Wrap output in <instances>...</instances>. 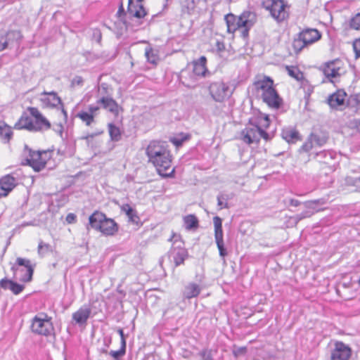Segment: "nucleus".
<instances>
[{
	"label": "nucleus",
	"mask_w": 360,
	"mask_h": 360,
	"mask_svg": "<svg viewBox=\"0 0 360 360\" xmlns=\"http://www.w3.org/2000/svg\"><path fill=\"white\" fill-rule=\"evenodd\" d=\"M61 112L65 114V110L63 108L61 110Z\"/></svg>",
	"instance_id": "55"
},
{
	"label": "nucleus",
	"mask_w": 360,
	"mask_h": 360,
	"mask_svg": "<svg viewBox=\"0 0 360 360\" xmlns=\"http://www.w3.org/2000/svg\"><path fill=\"white\" fill-rule=\"evenodd\" d=\"M24 289H25V286L23 285H20L16 282H14L13 281L10 287V290L14 295L20 294L21 292L23 291Z\"/></svg>",
	"instance_id": "41"
},
{
	"label": "nucleus",
	"mask_w": 360,
	"mask_h": 360,
	"mask_svg": "<svg viewBox=\"0 0 360 360\" xmlns=\"http://www.w3.org/2000/svg\"><path fill=\"white\" fill-rule=\"evenodd\" d=\"M321 71L328 80L334 83L335 80L346 74L347 63L341 58H335L324 63Z\"/></svg>",
	"instance_id": "7"
},
{
	"label": "nucleus",
	"mask_w": 360,
	"mask_h": 360,
	"mask_svg": "<svg viewBox=\"0 0 360 360\" xmlns=\"http://www.w3.org/2000/svg\"><path fill=\"white\" fill-rule=\"evenodd\" d=\"M224 19L229 33L239 32L242 37L247 38L250 29L257 22V14L250 11H244L239 15L228 13Z\"/></svg>",
	"instance_id": "3"
},
{
	"label": "nucleus",
	"mask_w": 360,
	"mask_h": 360,
	"mask_svg": "<svg viewBox=\"0 0 360 360\" xmlns=\"http://www.w3.org/2000/svg\"><path fill=\"white\" fill-rule=\"evenodd\" d=\"M91 314V308L86 305H84L72 314V318L77 324L84 325L86 323Z\"/></svg>",
	"instance_id": "23"
},
{
	"label": "nucleus",
	"mask_w": 360,
	"mask_h": 360,
	"mask_svg": "<svg viewBox=\"0 0 360 360\" xmlns=\"http://www.w3.org/2000/svg\"><path fill=\"white\" fill-rule=\"evenodd\" d=\"M18 185V180L12 174H6L0 178V198L7 197Z\"/></svg>",
	"instance_id": "17"
},
{
	"label": "nucleus",
	"mask_w": 360,
	"mask_h": 360,
	"mask_svg": "<svg viewBox=\"0 0 360 360\" xmlns=\"http://www.w3.org/2000/svg\"><path fill=\"white\" fill-rule=\"evenodd\" d=\"M256 96L271 110H278L283 105V99L278 92L274 79L264 75H257L252 82Z\"/></svg>",
	"instance_id": "1"
},
{
	"label": "nucleus",
	"mask_w": 360,
	"mask_h": 360,
	"mask_svg": "<svg viewBox=\"0 0 360 360\" xmlns=\"http://www.w3.org/2000/svg\"><path fill=\"white\" fill-rule=\"evenodd\" d=\"M185 228L187 230L196 229L199 226V221L194 214H188L183 218Z\"/></svg>",
	"instance_id": "31"
},
{
	"label": "nucleus",
	"mask_w": 360,
	"mask_h": 360,
	"mask_svg": "<svg viewBox=\"0 0 360 360\" xmlns=\"http://www.w3.org/2000/svg\"><path fill=\"white\" fill-rule=\"evenodd\" d=\"M127 12L131 16L137 18H142L147 14L143 4L134 1H129Z\"/></svg>",
	"instance_id": "24"
},
{
	"label": "nucleus",
	"mask_w": 360,
	"mask_h": 360,
	"mask_svg": "<svg viewBox=\"0 0 360 360\" xmlns=\"http://www.w3.org/2000/svg\"><path fill=\"white\" fill-rule=\"evenodd\" d=\"M262 5L278 22L289 18L288 6L284 0H262Z\"/></svg>",
	"instance_id": "8"
},
{
	"label": "nucleus",
	"mask_w": 360,
	"mask_h": 360,
	"mask_svg": "<svg viewBox=\"0 0 360 360\" xmlns=\"http://www.w3.org/2000/svg\"><path fill=\"white\" fill-rule=\"evenodd\" d=\"M325 203L326 201L323 199H317L307 202V207L309 208H314L316 205H323Z\"/></svg>",
	"instance_id": "44"
},
{
	"label": "nucleus",
	"mask_w": 360,
	"mask_h": 360,
	"mask_svg": "<svg viewBox=\"0 0 360 360\" xmlns=\"http://www.w3.org/2000/svg\"><path fill=\"white\" fill-rule=\"evenodd\" d=\"M90 226L105 236L115 235L119 230V225L112 219L107 217L102 212L96 210L89 217Z\"/></svg>",
	"instance_id": "4"
},
{
	"label": "nucleus",
	"mask_w": 360,
	"mask_h": 360,
	"mask_svg": "<svg viewBox=\"0 0 360 360\" xmlns=\"http://www.w3.org/2000/svg\"><path fill=\"white\" fill-rule=\"evenodd\" d=\"M349 25L353 30H360V13L355 14L351 18Z\"/></svg>",
	"instance_id": "39"
},
{
	"label": "nucleus",
	"mask_w": 360,
	"mask_h": 360,
	"mask_svg": "<svg viewBox=\"0 0 360 360\" xmlns=\"http://www.w3.org/2000/svg\"><path fill=\"white\" fill-rule=\"evenodd\" d=\"M206 64L207 58L205 56H201L199 59L193 60L192 62L193 73L197 76H205L207 72Z\"/></svg>",
	"instance_id": "25"
},
{
	"label": "nucleus",
	"mask_w": 360,
	"mask_h": 360,
	"mask_svg": "<svg viewBox=\"0 0 360 360\" xmlns=\"http://www.w3.org/2000/svg\"><path fill=\"white\" fill-rule=\"evenodd\" d=\"M191 136L189 134L179 133L176 136L171 137L169 141L172 143L176 147L181 146L184 142L189 140Z\"/></svg>",
	"instance_id": "34"
},
{
	"label": "nucleus",
	"mask_w": 360,
	"mask_h": 360,
	"mask_svg": "<svg viewBox=\"0 0 360 360\" xmlns=\"http://www.w3.org/2000/svg\"><path fill=\"white\" fill-rule=\"evenodd\" d=\"M200 287L194 283H191L185 288L184 292V297L187 299H191L198 297L200 293Z\"/></svg>",
	"instance_id": "29"
},
{
	"label": "nucleus",
	"mask_w": 360,
	"mask_h": 360,
	"mask_svg": "<svg viewBox=\"0 0 360 360\" xmlns=\"http://www.w3.org/2000/svg\"><path fill=\"white\" fill-rule=\"evenodd\" d=\"M40 101L43 107L47 108H53L62 105L61 98L54 91L42 92Z\"/></svg>",
	"instance_id": "18"
},
{
	"label": "nucleus",
	"mask_w": 360,
	"mask_h": 360,
	"mask_svg": "<svg viewBox=\"0 0 360 360\" xmlns=\"http://www.w3.org/2000/svg\"><path fill=\"white\" fill-rule=\"evenodd\" d=\"M300 202L297 200L291 199L290 200V205L292 206L297 207V206L300 205Z\"/></svg>",
	"instance_id": "52"
},
{
	"label": "nucleus",
	"mask_w": 360,
	"mask_h": 360,
	"mask_svg": "<svg viewBox=\"0 0 360 360\" xmlns=\"http://www.w3.org/2000/svg\"><path fill=\"white\" fill-rule=\"evenodd\" d=\"M25 152L26 156L23 165L30 166L35 172L44 169L52 157V151L49 150H34L26 147Z\"/></svg>",
	"instance_id": "5"
},
{
	"label": "nucleus",
	"mask_w": 360,
	"mask_h": 360,
	"mask_svg": "<svg viewBox=\"0 0 360 360\" xmlns=\"http://www.w3.org/2000/svg\"><path fill=\"white\" fill-rule=\"evenodd\" d=\"M145 55L147 60L155 65H157L160 60L158 51L151 47L146 49Z\"/></svg>",
	"instance_id": "35"
},
{
	"label": "nucleus",
	"mask_w": 360,
	"mask_h": 360,
	"mask_svg": "<svg viewBox=\"0 0 360 360\" xmlns=\"http://www.w3.org/2000/svg\"><path fill=\"white\" fill-rule=\"evenodd\" d=\"M218 205L219 206V209H222L223 207H227V203L223 204V202L219 198H218Z\"/></svg>",
	"instance_id": "53"
},
{
	"label": "nucleus",
	"mask_w": 360,
	"mask_h": 360,
	"mask_svg": "<svg viewBox=\"0 0 360 360\" xmlns=\"http://www.w3.org/2000/svg\"><path fill=\"white\" fill-rule=\"evenodd\" d=\"M306 46H307V45L302 40L299 34L297 38L295 39L292 44V51L295 54H298Z\"/></svg>",
	"instance_id": "38"
},
{
	"label": "nucleus",
	"mask_w": 360,
	"mask_h": 360,
	"mask_svg": "<svg viewBox=\"0 0 360 360\" xmlns=\"http://www.w3.org/2000/svg\"><path fill=\"white\" fill-rule=\"evenodd\" d=\"M358 283H359V285H360V278H359V280H358Z\"/></svg>",
	"instance_id": "56"
},
{
	"label": "nucleus",
	"mask_w": 360,
	"mask_h": 360,
	"mask_svg": "<svg viewBox=\"0 0 360 360\" xmlns=\"http://www.w3.org/2000/svg\"><path fill=\"white\" fill-rule=\"evenodd\" d=\"M359 124H360V121L359 122Z\"/></svg>",
	"instance_id": "58"
},
{
	"label": "nucleus",
	"mask_w": 360,
	"mask_h": 360,
	"mask_svg": "<svg viewBox=\"0 0 360 360\" xmlns=\"http://www.w3.org/2000/svg\"><path fill=\"white\" fill-rule=\"evenodd\" d=\"M347 94L342 89H337L327 98V103L333 109L342 110L346 103Z\"/></svg>",
	"instance_id": "16"
},
{
	"label": "nucleus",
	"mask_w": 360,
	"mask_h": 360,
	"mask_svg": "<svg viewBox=\"0 0 360 360\" xmlns=\"http://www.w3.org/2000/svg\"><path fill=\"white\" fill-rule=\"evenodd\" d=\"M12 283V280H9L6 278H2L1 280H0V287L4 290L10 289Z\"/></svg>",
	"instance_id": "45"
},
{
	"label": "nucleus",
	"mask_w": 360,
	"mask_h": 360,
	"mask_svg": "<svg viewBox=\"0 0 360 360\" xmlns=\"http://www.w3.org/2000/svg\"><path fill=\"white\" fill-rule=\"evenodd\" d=\"M17 35L18 33L13 30H9L4 34H0V52L6 49L11 38L13 39Z\"/></svg>",
	"instance_id": "28"
},
{
	"label": "nucleus",
	"mask_w": 360,
	"mask_h": 360,
	"mask_svg": "<svg viewBox=\"0 0 360 360\" xmlns=\"http://www.w3.org/2000/svg\"><path fill=\"white\" fill-rule=\"evenodd\" d=\"M12 135L13 131L11 127L5 122L0 121V139L4 142H8Z\"/></svg>",
	"instance_id": "30"
},
{
	"label": "nucleus",
	"mask_w": 360,
	"mask_h": 360,
	"mask_svg": "<svg viewBox=\"0 0 360 360\" xmlns=\"http://www.w3.org/2000/svg\"><path fill=\"white\" fill-rule=\"evenodd\" d=\"M125 348H126V347H124L122 345V347H121V348L119 350H117V351H110L109 354L115 360H119V358L120 356H122L124 355V354H125Z\"/></svg>",
	"instance_id": "42"
},
{
	"label": "nucleus",
	"mask_w": 360,
	"mask_h": 360,
	"mask_svg": "<svg viewBox=\"0 0 360 360\" xmlns=\"http://www.w3.org/2000/svg\"><path fill=\"white\" fill-rule=\"evenodd\" d=\"M65 219L68 224H75L77 221V216L74 213H69Z\"/></svg>",
	"instance_id": "47"
},
{
	"label": "nucleus",
	"mask_w": 360,
	"mask_h": 360,
	"mask_svg": "<svg viewBox=\"0 0 360 360\" xmlns=\"http://www.w3.org/2000/svg\"><path fill=\"white\" fill-rule=\"evenodd\" d=\"M300 37L304 41L305 44L309 46L318 41L321 38V33L314 28H306L299 33Z\"/></svg>",
	"instance_id": "21"
},
{
	"label": "nucleus",
	"mask_w": 360,
	"mask_h": 360,
	"mask_svg": "<svg viewBox=\"0 0 360 360\" xmlns=\"http://www.w3.org/2000/svg\"><path fill=\"white\" fill-rule=\"evenodd\" d=\"M212 98L218 103H222L230 98L234 91L229 83L218 79L210 83L208 87Z\"/></svg>",
	"instance_id": "9"
},
{
	"label": "nucleus",
	"mask_w": 360,
	"mask_h": 360,
	"mask_svg": "<svg viewBox=\"0 0 360 360\" xmlns=\"http://www.w3.org/2000/svg\"><path fill=\"white\" fill-rule=\"evenodd\" d=\"M314 141H315L314 139H310V137H309V139L302 145L301 150L303 153H309V156H311V155H313L314 157L317 155L319 154V152L317 151L316 148L314 146V144L313 143Z\"/></svg>",
	"instance_id": "32"
},
{
	"label": "nucleus",
	"mask_w": 360,
	"mask_h": 360,
	"mask_svg": "<svg viewBox=\"0 0 360 360\" xmlns=\"http://www.w3.org/2000/svg\"><path fill=\"white\" fill-rule=\"evenodd\" d=\"M125 14L126 13L124 12L123 4L121 3L120 5V7L118 8V11L117 12V16L120 20V21H124V18Z\"/></svg>",
	"instance_id": "46"
},
{
	"label": "nucleus",
	"mask_w": 360,
	"mask_h": 360,
	"mask_svg": "<svg viewBox=\"0 0 360 360\" xmlns=\"http://www.w3.org/2000/svg\"><path fill=\"white\" fill-rule=\"evenodd\" d=\"M214 239L219 255L224 258L227 255L224 241V232L222 228V219L218 217H213Z\"/></svg>",
	"instance_id": "14"
},
{
	"label": "nucleus",
	"mask_w": 360,
	"mask_h": 360,
	"mask_svg": "<svg viewBox=\"0 0 360 360\" xmlns=\"http://www.w3.org/2000/svg\"><path fill=\"white\" fill-rule=\"evenodd\" d=\"M241 139L245 143L251 144L259 143L261 139L268 141L271 137L266 131L259 129L248 121L246 127L241 131Z\"/></svg>",
	"instance_id": "11"
},
{
	"label": "nucleus",
	"mask_w": 360,
	"mask_h": 360,
	"mask_svg": "<svg viewBox=\"0 0 360 360\" xmlns=\"http://www.w3.org/2000/svg\"><path fill=\"white\" fill-rule=\"evenodd\" d=\"M169 153H171V150L167 143L161 141H150L146 149L148 162H151Z\"/></svg>",
	"instance_id": "13"
},
{
	"label": "nucleus",
	"mask_w": 360,
	"mask_h": 360,
	"mask_svg": "<svg viewBox=\"0 0 360 360\" xmlns=\"http://www.w3.org/2000/svg\"><path fill=\"white\" fill-rule=\"evenodd\" d=\"M122 210L128 217L129 221L136 226L141 225V219L136 212L129 204L124 205Z\"/></svg>",
	"instance_id": "26"
},
{
	"label": "nucleus",
	"mask_w": 360,
	"mask_h": 360,
	"mask_svg": "<svg viewBox=\"0 0 360 360\" xmlns=\"http://www.w3.org/2000/svg\"><path fill=\"white\" fill-rule=\"evenodd\" d=\"M353 50L356 58L360 57V37L356 39L352 43Z\"/></svg>",
	"instance_id": "43"
},
{
	"label": "nucleus",
	"mask_w": 360,
	"mask_h": 360,
	"mask_svg": "<svg viewBox=\"0 0 360 360\" xmlns=\"http://www.w3.org/2000/svg\"><path fill=\"white\" fill-rule=\"evenodd\" d=\"M211 359V357L209 355V358L207 359V360H210Z\"/></svg>",
	"instance_id": "57"
},
{
	"label": "nucleus",
	"mask_w": 360,
	"mask_h": 360,
	"mask_svg": "<svg viewBox=\"0 0 360 360\" xmlns=\"http://www.w3.org/2000/svg\"><path fill=\"white\" fill-rule=\"evenodd\" d=\"M173 156L169 153L162 158L151 162L157 173L163 178H174L175 176V167L172 166Z\"/></svg>",
	"instance_id": "12"
},
{
	"label": "nucleus",
	"mask_w": 360,
	"mask_h": 360,
	"mask_svg": "<svg viewBox=\"0 0 360 360\" xmlns=\"http://www.w3.org/2000/svg\"><path fill=\"white\" fill-rule=\"evenodd\" d=\"M174 255L173 257L174 262L175 264V266H178L184 263L185 259L188 257V252L186 248L184 247L179 248L176 250L174 248L173 250Z\"/></svg>",
	"instance_id": "27"
},
{
	"label": "nucleus",
	"mask_w": 360,
	"mask_h": 360,
	"mask_svg": "<svg viewBox=\"0 0 360 360\" xmlns=\"http://www.w3.org/2000/svg\"><path fill=\"white\" fill-rule=\"evenodd\" d=\"M117 332H118L119 335H120L122 345L124 347H126V340H125V338L124 335L123 330L122 328H120L117 330Z\"/></svg>",
	"instance_id": "49"
},
{
	"label": "nucleus",
	"mask_w": 360,
	"mask_h": 360,
	"mask_svg": "<svg viewBox=\"0 0 360 360\" xmlns=\"http://www.w3.org/2000/svg\"><path fill=\"white\" fill-rule=\"evenodd\" d=\"M217 49L220 51H223L225 49V45L223 42H220V41H217Z\"/></svg>",
	"instance_id": "51"
},
{
	"label": "nucleus",
	"mask_w": 360,
	"mask_h": 360,
	"mask_svg": "<svg viewBox=\"0 0 360 360\" xmlns=\"http://www.w3.org/2000/svg\"><path fill=\"white\" fill-rule=\"evenodd\" d=\"M309 137L310 139H314L315 141H314L313 143L316 149L317 148H320L321 146H322L326 142V140L324 137H321L316 134H311Z\"/></svg>",
	"instance_id": "40"
},
{
	"label": "nucleus",
	"mask_w": 360,
	"mask_h": 360,
	"mask_svg": "<svg viewBox=\"0 0 360 360\" xmlns=\"http://www.w3.org/2000/svg\"><path fill=\"white\" fill-rule=\"evenodd\" d=\"M30 330L35 335L50 337L54 335L52 317L45 312L36 314L31 320Z\"/></svg>",
	"instance_id": "6"
},
{
	"label": "nucleus",
	"mask_w": 360,
	"mask_h": 360,
	"mask_svg": "<svg viewBox=\"0 0 360 360\" xmlns=\"http://www.w3.org/2000/svg\"><path fill=\"white\" fill-rule=\"evenodd\" d=\"M100 110L97 105H91L88 108V110H81L76 117L79 118L86 126H91L95 121V116Z\"/></svg>",
	"instance_id": "19"
},
{
	"label": "nucleus",
	"mask_w": 360,
	"mask_h": 360,
	"mask_svg": "<svg viewBox=\"0 0 360 360\" xmlns=\"http://www.w3.org/2000/svg\"><path fill=\"white\" fill-rule=\"evenodd\" d=\"M352 351L350 347L341 341H336L331 351L330 360H349Z\"/></svg>",
	"instance_id": "15"
},
{
	"label": "nucleus",
	"mask_w": 360,
	"mask_h": 360,
	"mask_svg": "<svg viewBox=\"0 0 360 360\" xmlns=\"http://www.w3.org/2000/svg\"><path fill=\"white\" fill-rule=\"evenodd\" d=\"M51 127V122L37 107H27L15 124V129L31 132L46 131Z\"/></svg>",
	"instance_id": "2"
},
{
	"label": "nucleus",
	"mask_w": 360,
	"mask_h": 360,
	"mask_svg": "<svg viewBox=\"0 0 360 360\" xmlns=\"http://www.w3.org/2000/svg\"><path fill=\"white\" fill-rule=\"evenodd\" d=\"M94 136V134H89L86 136L82 137V139L88 141L89 139H92Z\"/></svg>",
	"instance_id": "54"
},
{
	"label": "nucleus",
	"mask_w": 360,
	"mask_h": 360,
	"mask_svg": "<svg viewBox=\"0 0 360 360\" xmlns=\"http://www.w3.org/2000/svg\"><path fill=\"white\" fill-rule=\"evenodd\" d=\"M108 127L111 139L115 141H119L121 139V131L120 128L112 123L108 124Z\"/></svg>",
	"instance_id": "36"
},
{
	"label": "nucleus",
	"mask_w": 360,
	"mask_h": 360,
	"mask_svg": "<svg viewBox=\"0 0 360 360\" xmlns=\"http://www.w3.org/2000/svg\"><path fill=\"white\" fill-rule=\"evenodd\" d=\"M286 70L290 77L297 81L302 80L304 77L302 72L296 66H286Z\"/></svg>",
	"instance_id": "37"
},
{
	"label": "nucleus",
	"mask_w": 360,
	"mask_h": 360,
	"mask_svg": "<svg viewBox=\"0 0 360 360\" xmlns=\"http://www.w3.org/2000/svg\"><path fill=\"white\" fill-rule=\"evenodd\" d=\"M11 269L14 272V278L21 282H30L32 278L34 269L29 259L17 258L16 262Z\"/></svg>",
	"instance_id": "10"
},
{
	"label": "nucleus",
	"mask_w": 360,
	"mask_h": 360,
	"mask_svg": "<svg viewBox=\"0 0 360 360\" xmlns=\"http://www.w3.org/2000/svg\"><path fill=\"white\" fill-rule=\"evenodd\" d=\"M247 352V348L245 347H241L238 348L236 351L233 352V354L237 356L239 354H245Z\"/></svg>",
	"instance_id": "48"
},
{
	"label": "nucleus",
	"mask_w": 360,
	"mask_h": 360,
	"mask_svg": "<svg viewBox=\"0 0 360 360\" xmlns=\"http://www.w3.org/2000/svg\"><path fill=\"white\" fill-rule=\"evenodd\" d=\"M250 123L254 124L255 127L263 131H266L271 124V120L269 115L258 111L249 119Z\"/></svg>",
	"instance_id": "20"
},
{
	"label": "nucleus",
	"mask_w": 360,
	"mask_h": 360,
	"mask_svg": "<svg viewBox=\"0 0 360 360\" xmlns=\"http://www.w3.org/2000/svg\"><path fill=\"white\" fill-rule=\"evenodd\" d=\"M103 108L108 110L112 113L115 117H117L120 112L123 111V108L120 106L116 101L110 97H102L98 101Z\"/></svg>",
	"instance_id": "22"
},
{
	"label": "nucleus",
	"mask_w": 360,
	"mask_h": 360,
	"mask_svg": "<svg viewBox=\"0 0 360 360\" xmlns=\"http://www.w3.org/2000/svg\"><path fill=\"white\" fill-rule=\"evenodd\" d=\"M283 137L289 143H295L301 139L299 132L294 129L284 130Z\"/></svg>",
	"instance_id": "33"
},
{
	"label": "nucleus",
	"mask_w": 360,
	"mask_h": 360,
	"mask_svg": "<svg viewBox=\"0 0 360 360\" xmlns=\"http://www.w3.org/2000/svg\"><path fill=\"white\" fill-rule=\"evenodd\" d=\"M44 248L48 249L49 248V245L48 244H45L44 242L41 241L38 245V252H41Z\"/></svg>",
	"instance_id": "50"
}]
</instances>
